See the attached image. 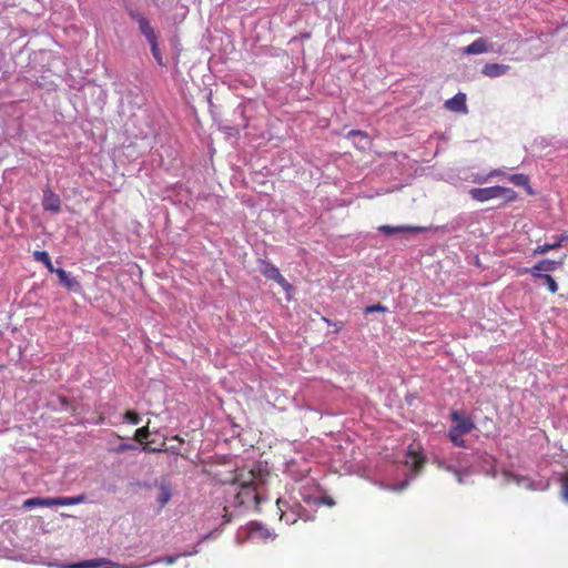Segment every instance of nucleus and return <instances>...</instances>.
<instances>
[{"instance_id":"72a5a7b5","label":"nucleus","mask_w":568,"mask_h":568,"mask_svg":"<svg viewBox=\"0 0 568 568\" xmlns=\"http://www.w3.org/2000/svg\"><path fill=\"white\" fill-rule=\"evenodd\" d=\"M280 504H281V499H277L276 505H277L278 509L282 511Z\"/></svg>"},{"instance_id":"c756f323","label":"nucleus","mask_w":568,"mask_h":568,"mask_svg":"<svg viewBox=\"0 0 568 568\" xmlns=\"http://www.w3.org/2000/svg\"><path fill=\"white\" fill-rule=\"evenodd\" d=\"M179 556H166L162 559H158L155 562H164L165 565H173L178 560Z\"/></svg>"},{"instance_id":"1a4fd4ad","label":"nucleus","mask_w":568,"mask_h":568,"mask_svg":"<svg viewBox=\"0 0 568 568\" xmlns=\"http://www.w3.org/2000/svg\"><path fill=\"white\" fill-rule=\"evenodd\" d=\"M102 565H106L108 568H142L145 565L142 566H121L116 562H112L106 559H93V560H85L75 565H72L71 568H98Z\"/></svg>"},{"instance_id":"0eeeda50","label":"nucleus","mask_w":568,"mask_h":568,"mask_svg":"<svg viewBox=\"0 0 568 568\" xmlns=\"http://www.w3.org/2000/svg\"><path fill=\"white\" fill-rule=\"evenodd\" d=\"M469 195L474 201L477 202H486L493 199H498V185L470 189Z\"/></svg>"},{"instance_id":"c85d7f7f","label":"nucleus","mask_w":568,"mask_h":568,"mask_svg":"<svg viewBox=\"0 0 568 568\" xmlns=\"http://www.w3.org/2000/svg\"><path fill=\"white\" fill-rule=\"evenodd\" d=\"M387 308L382 305V304H375V305H371V306H367L365 308V313H373V312H385Z\"/></svg>"},{"instance_id":"412c9836","label":"nucleus","mask_w":568,"mask_h":568,"mask_svg":"<svg viewBox=\"0 0 568 568\" xmlns=\"http://www.w3.org/2000/svg\"><path fill=\"white\" fill-rule=\"evenodd\" d=\"M538 278L541 280L547 285L550 293L555 294L558 292V284L551 275L546 274Z\"/></svg>"},{"instance_id":"2eb2a0df","label":"nucleus","mask_w":568,"mask_h":568,"mask_svg":"<svg viewBox=\"0 0 568 568\" xmlns=\"http://www.w3.org/2000/svg\"><path fill=\"white\" fill-rule=\"evenodd\" d=\"M172 440L178 442V445H171L170 447H166V448H152L146 445L143 447V449L145 452H164V453H171V454L179 455L180 450H181L180 446L184 443V440L179 435L173 436Z\"/></svg>"},{"instance_id":"7ed1b4c3","label":"nucleus","mask_w":568,"mask_h":568,"mask_svg":"<svg viewBox=\"0 0 568 568\" xmlns=\"http://www.w3.org/2000/svg\"><path fill=\"white\" fill-rule=\"evenodd\" d=\"M450 417L454 425L449 429V439L457 447H466L463 436L475 428L474 422L470 418L464 417L458 412H453Z\"/></svg>"},{"instance_id":"393cba45","label":"nucleus","mask_w":568,"mask_h":568,"mask_svg":"<svg viewBox=\"0 0 568 568\" xmlns=\"http://www.w3.org/2000/svg\"><path fill=\"white\" fill-rule=\"evenodd\" d=\"M124 418L130 423V424H133V425H138L140 422H141V417L140 415L134 412V410H128L125 414H124Z\"/></svg>"},{"instance_id":"dca6fc26","label":"nucleus","mask_w":568,"mask_h":568,"mask_svg":"<svg viewBox=\"0 0 568 568\" xmlns=\"http://www.w3.org/2000/svg\"><path fill=\"white\" fill-rule=\"evenodd\" d=\"M508 181L517 186H523L527 190L528 194H532V190L529 183V178L526 174L518 173L508 175Z\"/></svg>"},{"instance_id":"20e7f679","label":"nucleus","mask_w":568,"mask_h":568,"mask_svg":"<svg viewBox=\"0 0 568 568\" xmlns=\"http://www.w3.org/2000/svg\"><path fill=\"white\" fill-rule=\"evenodd\" d=\"M87 500V496L84 494L72 496V497H33L26 499L23 501L24 508H31L36 506H72V505H79Z\"/></svg>"},{"instance_id":"2f4dec72","label":"nucleus","mask_w":568,"mask_h":568,"mask_svg":"<svg viewBox=\"0 0 568 568\" xmlns=\"http://www.w3.org/2000/svg\"><path fill=\"white\" fill-rule=\"evenodd\" d=\"M455 475H456L457 481H458L459 484H462V483H463L462 474H460L458 470H455Z\"/></svg>"},{"instance_id":"9b49d317","label":"nucleus","mask_w":568,"mask_h":568,"mask_svg":"<svg viewBox=\"0 0 568 568\" xmlns=\"http://www.w3.org/2000/svg\"><path fill=\"white\" fill-rule=\"evenodd\" d=\"M510 67L501 63H486L481 73L488 78H498L505 75L509 71Z\"/></svg>"},{"instance_id":"aec40b11","label":"nucleus","mask_w":568,"mask_h":568,"mask_svg":"<svg viewBox=\"0 0 568 568\" xmlns=\"http://www.w3.org/2000/svg\"><path fill=\"white\" fill-rule=\"evenodd\" d=\"M517 196V192L513 189L498 185V197H503L506 202H514Z\"/></svg>"},{"instance_id":"a211bd4d","label":"nucleus","mask_w":568,"mask_h":568,"mask_svg":"<svg viewBox=\"0 0 568 568\" xmlns=\"http://www.w3.org/2000/svg\"><path fill=\"white\" fill-rule=\"evenodd\" d=\"M568 240V236H561L559 237L555 243H551V244H544V245H538L535 250H534V254H546L547 252L551 251V250H555V248H558L561 246L562 242L567 241Z\"/></svg>"},{"instance_id":"f704fd0d","label":"nucleus","mask_w":568,"mask_h":568,"mask_svg":"<svg viewBox=\"0 0 568 568\" xmlns=\"http://www.w3.org/2000/svg\"><path fill=\"white\" fill-rule=\"evenodd\" d=\"M405 486H407V483H404V484L400 486V489H403Z\"/></svg>"},{"instance_id":"5701e85b","label":"nucleus","mask_w":568,"mask_h":568,"mask_svg":"<svg viewBox=\"0 0 568 568\" xmlns=\"http://www.w3.org/2000/svg\"><path fill=\"white\" fill-rule=\"evenodd\" d=\"M150 435V430L148 426L140 427L134 433V439L136 442L142 443L144 439H146Z\"/></svg>"},{"instance_id":"423d86ee","label":"nucleus","mask_w":568,"mask_h":568,"mask_svg":"<svg viewBox=\"0 0 568 568\" xmlns=\"http://www.w3.org/2000/svg\"><path fill=\"white\" fill-rule=\"evenodd\" d=\"M562 264L561 261L542 260L539 261L532 268H524L520 274L530 273L534 278L545 275L542 272H554Z\"/></svg>"},{"instance_id":"f3484780","label":"nucleus","mask_w":568,"mask_h":568,"mask_svg":"<svg viewBox=\"0 0 568 568\" xmlns=\"http://www.w3.org/2000/svg\"><path fill=\"white\" fill-rule=\"evenodd\" d=\"M407 457H408V463L412 464L413 471L416 474L419 473L426 462L425 457L416 452H413V450H408Z\"/></svg>"},{"instance_id":"6e6552de","label":"nucleus","mask_w":568,"mask_h":568,"mask_svg":"<svg viewBox=\"0 0 568 568\" xmlns=\"http://www.w3.org/2000/svg\"><path fill=\"white\" fill-rule=\"evenodd\" d=\"M42 206L44 211L59 213L61 211V199L50 187L43 190Z\"/></svg>"},{"instance_id":"b1692460","label":"nucleus","mask_w":568,"mask_h":568,"mask_svg":"<svg viewBox=\"0 0 568 568\" xmlns=\"http://www.w3.org/2000/svg\"><path fill=\"white\" fill-rule=\"evenodd\" d=\"M251 535L252 536H260L262 538H267L271 536V534L268 532L267 529L261 527L260 525H254L252 528H251Z\"/></svg>"},{"instance_id":"f03ea898","label":"nucleus","mask_w":568,"mask_h":568,"mask_svg":"<svg viewBox=\"0 0 568 568\" xmlns=\"http://www.w3.org/2000/svg\"><path fill=\"white\" fill-rule=\"evenodd\" d=\"M130 17L136 21L140 32L144 36L148 43L150 44L152 55L156 63L164 67V60L159 47V33L151 26L149 19L139 11H131Z\"/></svg>"},{"instance_id":"ddd939ff","label":"nucleus","mask_w":568,"mask_h":568,"mask_svg":"<svg viewBox=\"0 0 568 568\" xmlns=\"http://www.w3.org/2000/svg\"><path fill=\"white\" fill-rule=\"evenodd\" d=\"M378 231L385 235H392V234L402 233V232L418 233V232L423 231V227L409 226V225H399V226L382 225L378 227Z\"/></svg>"},{"instance_id":"4468645a","label":"nucleus","mask_w":568,"mask_h":568,"mask_svg":"<svg viewBox=\"0 0 568 568\" xmlns=\"http://www.w3.org/2000/svg\"><path fill=\"white\" fill-rule=\"evenodd\" d=\"M58 275L60 283L68 290H74L79 286V282L71 277L63 268H55L53 272Z\"/></svg>"},{"instance_id":"7c9ffc66","label":"nucleus","mask_w":568,"mask_h":568,"mask_svg":"<svg viewBox=\"0 0 568 568\" xmlns=\"http://www.w3.org/2000/svg\"><path fill=\"white\" fill-rule=\"evenodd\" d=\"M355 135H361L363 138H367V134L361 130H352L347 134V136H355Z\"/></svg>"},{"instance_id":"f8f14e48","label":"nucleus","mask_w":568,"mask_h":568,"mask_svg":"<svg viewBox=\"0 0 568 568\" xmlns=\"http://www.w3.org/2000/svg\"><path fill=\"white\" fill-rule=\"evenodd\" d=\"M445 108L453 112H466V94L462 92L455 94L445 102Z\"/></svg>"},{"instance_id":"9d476101","label":"nucleus","mask_w":568,"mask_h":568,"mask_svg":"<svg viewBox=\"0 0 568 568\" xmlns=\"http://www.w3.org/2000/svg\"><path fill=\"white\" fill-rule=\"evenodd\" d=\"M493 45L486 38H478L473 41L470 44L464 48V53L466 54H481L489 51H493Z\"/></svg>"},{"instance_id":"4be33fe9","label":"nucleus","mask_w":568,"mask_h":568,"mask_svg":"<svg viewBox=\"0 0 568 568\" xmlns=\"http://www.w3.org/2000/svg\"><path fill=\"white\" fill-rule=\"evenodd\" d=\"M503 174H504V172L501 170L495 169V170L490 171L486 176L476 175L474 178L473 182L483 184V183H486L488 181V179L494 178V176H499Z\"/></svg>"},{"instance_id":"bb28decb","label":"nucleus","mask_w":568,"mask_h":568,"mask_svg":"<svg viewBox=\"0 0 568 568\" xmlns=\"http://www.w3.org/2000/svg\"><path fill=\"white\" fill-rule=\"evenodd\" d=\"M136 447L133 445V444H120L119 446L116 447H113L110 449L111 453H115V454H120V453H123V452H126V450H132V449H135Z\"/></svg>"},{"instance_id":"39448f33","label":"nucleus","mask_w":568,"mask_h":568,"mask_svg":"<svg viewBox=\"0 0 568 568\" xmlns=\"http://www.w3.org/2000/svg\"><path fill=\"white\" fill-rule=\"evenodd\" d=\"M260 272L267 280L276 282L286 292L292 288V285L284 278L280 270L273 263L268 261H261Z\"/></svg>"},{"instance_id":"f257e3e1","label":"nucleus","mask_w":568,"mask_h":568,"mask_svg":"<svg viewBox=\"0 0 568 568\" xmlns=\"http://www.w3.org/2000/svg\"><path fill=\"white\" fill-rule=\"evenodd\" d=\"M248 476V479L235 478V484L239 485L240 490L234 495V505L246 509L258 510L261 495L255 484L256 476L254 471H250Z\"/></svg>"},{"instance_id":"6ab92c4d","label":"nucleus","mask_w":568,"mask_h":568,"mask_svg":"<svg viewBox=\"0 0 568 568\" xmlns=\"http://www.w3.org/2000/svg\"><path fill=\"white\" fill-rule=\"evenodd\" d=\"M33 257L36 261L43 263L50 273H53L55 271L48 252L34 251Z\"/></svg>"},{"instance_id":"473e14b6","label":"nucleus","mask_w":568,"mask_h":568,"mask_svg":"<svg viewBox=\"0 0 568 568\" xmlns=\"http://www.w3.org/2000/svg\"><path fill=\"white\" fill-rule=\"evenodd\" d=\"M504 474H505V476H508V477H511V478H517V476H514V475L509 474L508 471H505Z\"/></svg>"},{"instance_id":"a878e982","label":"nucleus","mask_w":568,"mask_h":568,"mask_svg":"<svg viewBox=\"0 0 568 568\" xmlns=\"http://www.w3.org/2000/svg\"><path fill=\"white\" fill-rule=\"evenodd\" d=\"M171 498V491L166 487L161 488V493L159 496V503L163 507Z\"/></svg>"},{"instance_id":"cd10ccee","label":"nucleus","mask_w":568,"mask_h":568,"mask_svg":"<svg viewBox=\"0 0 568 568\" xmlns=\"http://www.w3.org/2000/svg\"><path fill=\"white\" fill-rule=\"evenodd\" d=\"M561 494L566 501H568V473L561 478Z\"/></svg>"}]
</instances>
